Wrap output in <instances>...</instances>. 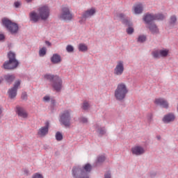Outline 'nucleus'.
<instances>
[{"mask_svg": "<svg viewBox=\"0 0 178 178\" xmlns=\"http://www.w3.org/2000/svg\"><path fill=\"white\" fill-rule=\"evenodd\" d=\"M3 80H5V79H4V76H0V84H1L2 83V82L3 81Z\"/></svg>", "mask_w": 178, "mask_h": 178, "instance_id": "49530a36", "label": "nucleus"}, {"mask_svg": "<svg viewBox=\"0 0 178 178\" xmlns=\"http://www.w3.org/2000/svg\"><path fill=\"white\" fill-rule=\"evenodd\" d=\"M46 80H49L50 83H52L51 86L57 92H59L62 90V79L58 75H54L51 74H46L44 76Z\"/></svg>", "mask_w": 178, "mask_h": 178, "instance_id": "20e7f679", "label": "nucleus"}, {"mask_svg": "<svg viewBox=\"0 0 178 178\" xmlns=\"http://www.w3.org/2000/svg\"><path fill=\"white\" fill-rule=\"evenodd\" d=\"M71 113L72 111L69 109L63 111V113L60 114L59 122L60 124H63V126H65V127H70L72 124L70 123V120H72Z\"/></svg>", "mask_w": 178, "mask_h": 178, "instance_id": "423d86ee", "label": "nucleus"}, {"mask_svg": "<svg viewBox=\"0 0 178 178\" xmlns=\"http://www.w3.org/2000/svg\"><path fill=\"white\" fill-rule=\"evenodd\" d=\"M97 10L95 8H91L82 14L81 19L79 20L80 24H84L86 23V20L88 19V17H91V16H94L95 13H96Z\"/></svg>", "mask_w": 178, "mask_h": 178, "instance_id": "9b49d317", "label": "nucleus"}, {"mask_svg": "<svg viewBox=\"0 0 178 178\" xmlns=\"http://www.w3.org/2000/svg\"><path fill=\"white\" fill-rule=\"evenodd\" d=\"M134 12L136 15H140V13H143V6L138 4L134 8Z\"/></svg>", "mask_w": 178, "mask_h": 178, "instance_id": "393cba45", "label": "nucleus"}, {"mask_svg": "<svg viewBox=\"0 0 178 178\" xmlns=\"http://www.w3.org/2000/svg\"><path fill=\"white\" fill-rule=\"evenodd\" d=\"M58 17L60 20H64V22H70L73 19V15L70 13V8L66 6L62 7L61 13Z\"/></svg>", "mask_w": 178, "mask_h": 178, "instance_id": "0eeeda50", "label": "nucleus"}, {"mask_svg": "<svg viewBox=\"0 0 178 178\" xmlns=\"http://www.w3.org/2000/svg\"><path fill=\"white\" fill-rule=\"evenodd\" d=\"M152 56L154 59H159V58H161L160 51H159L158 50L153 51Z\"/></svg>", "mask_w": 178, "mask_h": 178, "instance_id": "72a5a7b5", "label": "nucleus"}, {"mask_svg": "<svg viewBox=\"0 0 178 178\" xmlns=\"http://www.w3.org/2000/svg\"><path fill=\"white\" fill-rule=\"evenodd\" d=\"M129 94V89L124 83H119L114 92V97L117 101L123 102L126 99V97Z\"/></svg>", "mask_w": 178, "mask_h": 178, "instance_id": "7ed1b4c3", "label": "nucleus"}, {"mask_svg": "<svg viewBox=\"0 0 178 178\" xmlns=\"http://www.w3.org/2000/svg\"><path fill=\"white\" fill-rule=\"evenodd\" d=\"M126 32L129 35H131V34H133V33H134V26H127V29H126Z\"/></svg>", "mask_w": 178, "mask_h": 178, "instance_id": "473e14b6", "label": "nucleus"}, {"mask_svg": "<svg viewBox=\"0 0 178 178\" xmlns=\"http://www.w3.org/2000/svg\"><path fill=\"white\" fill-rule=\"evenodd\" d=\"M152 118H153L152 113H149L147 115L148 122H152Z\"/></svg>", "mask_w": 178, "mask_h": 178, "instance_id": "a19ab883", "label": "nucleus"}, {"mask_svg": "<svg viewBox=\"0 0 178 178\" xmlns=\"http://www.w3.org/2000/svg\"><path fill=\"white\" fill-rule=\"evenodd\" d=\"M154 20H163L165 15L163 14H154Z\"/></svg>", "mask_w": 178, "mask_h": 178, "instance_id": "cd10ccee", "label": "nucleus"}, {"mask_svg": "<svg viewBox=\"0 0 178 178\" xmlns=\"http://www.w3.org/2000/svg\"><path fill=\"white\" fill-rule=\"evenodd\" d=\"M145 41H147V35H140L137 39V42H140V44L145 42Z\"/></svg>", "mask_w": 178, "mask_h": 178, "instance_id": "bb28decb", "label": "nucleus"}, {"mask_svg": "<svg viewBox=\"0 0 178 178\" xmlns=\"http://www.w3.org/2000/svg\"><path fill=\"white\" fill-rule=\"evenodd\" d=\"M56 140L57 141H62L63 140V135L60 131L56 133Z\"/></svg>", "mask_w": 178, "mask_h": 178, "instance_id": "c756f323", "label": "nucleus"}, {"mask_svg": "<svg viewBox=\"0 0 178 178\" xmlns=\"http://www.w3.org/2000/svg\"><path fill=\"white\" fill-rule=\"evenodd\" d=\"M156 176V172H151L150 173V177L154 178Z\"/></svg>", "mask_w": 178, "mask_h": 178, "instance_id": "a18cd8bd", "label": "nucleus"}, {"mask_svg": "<svg viewBox=\"0 0 178 178\" xmlns=\"http://www.w3.org/2000/svg\"><path fill=\"white\" fill-rule=\"evenodd\" d=\"M146 27L147 29H149L152 34H159V29L158 28V26H156V24H151L150 25L146 26Z\"/></svg>", "mask_w": 178, "mask_h": 178, "instance_id": "6ab92c4d", "label": "nucleus"}, {"mask_svg": "<svg viewBox=\"0 0 178 178\" xmlns=\"http://www.w3.org/2000/svg\"><path fill=\"white\" fill-rule=\"evenodd\" d=\"M30 19L33 23H37L41 19V17H40V14L35 13V11L31 12L30 13Z\"/></svg>", "mask_w": 178, "mask_h": 178, "instance_id": "412c9836", "label": "nucleus"}, {"mask_svg": "<svg viewBox=\"0 0 178 178\" xmlns=\"http://www.w3.org/2000/svg\"><path fill=\"white\" fill-rule=\"evenodd\" d=\"M51 63H54V65H56L58 63H60L62 62V58L60 57V55L58 54H54L50 58Z\"/></svg>", "mask_w": 178, "mask_h": 178, "instance_id": "aec40b11", "label": "nucleus"}, {"mask_svg": "<svg viewBox=\"0 0 178 178\" xmlns=\"http://www.w3.org/2000/svg\"><path fill=\"white\" fill-rule=\"evenodd\" d=\"M66 51L69 53L74 52V47H73L71 44H68L66 47Z\"/></svg>", "mask_w": 178, "mask_h": 178, "instance_id": "f704fd0d", "label": "nucleus"}, {"mask_svg": "<svg viewBox=\"0 0 178 178\" xmlns=\"http://www.w3.org/2000/svg\"><path fill=\"white\" fill-rule=\"evenodd\" d=\"M88 108H90V104H88V102H84L83 103L82 109H83V111H87Z\"/></svg>", "mask_w": 178, "mask_h": 178, "instance_id": "e433bc0d", "label": "nucleus"}, {"mask_svg": "<svg viewBox=\"0 0 178 178\" xmlns=\"http://www.w3.org/2000/svg\"><path fill=\"white\" fill-rule=\"evenodd\" d=\"M79 51L80 52H87L88 47L85 44L81 43L79 44Z\"/></svg>", "mask_w": 178, "mask_h": 178, "instance_id": "b1692460", "label": "nucleus"}, {"mask_svg": "<svg viewBox=\"0 0 178 178\" xmlns=\"http://www.w3.org/2000/svg\"><path fill=\"white\" fill-rule=\"evenodd\" d=\"M106 160V157L104 155H99L97 157L95 161V166H98V165H102L104 161Z\"/></svg>", "mask_w": 178, "mask_h": 178, "instance_id": "5701e85b", "label": "nucleus"}, {"mask_svg": "<svg viewBox=\"0 0 178 178\" xmlns=\"http://www.w3.org/2000/svg\"><path fill=\"white\" fill-rule=\"evenodd\" d=\"M177 22V17L176 15H172L170 17L169 24L170 26H175Z\"/></svg>", "mask_w": 178, "mask_h": 178, "instance_id": "a878e982", "label": "nucleus"}, {"mask_svg": "<svg viewBox=\"0 0 178 178\" xmlns=\"http://www.w3.org/2000/svg\"><path fill=\"white\" fill-rule=\"evenodd\" d=\"M51 108H54L56 105V101L54 99H51Z\"/></svg>", "mask_w": 178, "mask_h": 178, "instance_id": "ea45409f", "label": "nucleus"}, {"mask_svg": "<svg viewBox=\"0 0 178 178\" xmlns=\"http://www.w3.org/2000/svg\"><path fill=\"white\" fill-rule=\"evenodd\" d=\"M117 17L120 19L122 24H123L124 27H131V26H134L130 17L123 13L118 14Z\"/></svg>", "mask_w": 178, "mask_h": 178, "instance_id": "1a4fd4ad", "label": "nucleus"}, {"mask_svg": "<svg viewBox=\"0 0 178 178\" xmlns=\"http://www.w3.org/2000/svg\"><path fill=\"white\" fill-rule=\"evenodd\" d=\"M175 119L176 116H175V114H173V113H169L168 114L164 115L162 121L163 123H170V122H175Z\"/></svg>", "mask_w": 178, "mask_h": 178, "instance_id": "f3484780", "label": "nucleus"}, {"mask_svg": "<svg viewBox=\"0 0 178 178\" xmlns=\"http://www.w3.org/2000/svg\"><path fill=\"white\" fill-rule=\"evenodd\" d=\"M2 115V108L0 107V119L1 118V115Z\"/></svg>", "mask_w": 178, "mask_h": 178, "instance_id": "09e8293b", "label": "nucleus"}, {"mask_svg": "<svg viewBox=\"0 0 178 178\" xmlns=\"http://www.w3.org/2000/svg\"><path fill=\"white\" fill-rule=\"evenodd\" d=\"M131 152L134 155H143L145 153V150L141 146H136L131 148Z\"/></svg>", "mask_w": 178, "mask_h": 178, "instance_id": "a211bd4d", "label": "nucleus"}, {"mask_svg": "<svg viewBox=\"0 0 178 178\" xmlns=\"http://www.w3.org/2000/svg\"><path fill=\"white\" fill-rule=\"evenodd\" d=\"M160 56H162L163 58H166L168 55H169V50L164 49V50H160Z\"/></svg>", "mask_w": 178, "mask_h": 178, "instance_id": "7c9ffc66", "label": "nucleus"}, {"mask_svg": "<svg viewBox=\"0 0 178 178\" xmlns=\"http://www.w3.org/2000/svg\"><path fill=\"white\" fill-rule=\"evenodd\" d=\"M156 138H157V140H161V136H157Z\"/></svg>", "mask_w": 178, "mask_h": 178, "instance_id": "8fccbe9b", "label": "nucleus"}, {"mask_svg": "<svg viewBox=\"0 0 178 178\" xmlns=\"http://www.w3.org/2000/svg\"><path fill=\"white\" fill-rule=\"evenodd\" d=\"M22 6V2L17 1L14 2V7L16 8L17 9L20 8Z\"/></svg>", "mask_w": 178, "mask_h": 178, "instance_id": "4c0bfd02", "label": "nucleus"}, {"mask_svg": "<svg viewBox=\"0 0 178 178\" xmlns=\"http://www.w3.org/2000/svg\"><path fill=\"white\" fill-rule=\"evenodd\" d=\"M97 133L99 134V136H104L106 134V130L105 129V127H99L97 129Z\"/></svg>", "mask_w": 178, "mask_h": 178, "instance_id": "2f4dec72", "label": "nucleus"}, {"mask_svg": "<svg viewBox=\"0 0 178 178\" xmlns=\"http://www.w3.org/2000/svg\"><path fill=\"white\" fill-rule=\"evenodd\" d=\"M143 20L146 26H149L150 24L155 23V17H154V14L149 13H147L143 15Z\"/></svg>", "mask_w": 178, "mask_h": 178, "instance_id": "f8f14e48", "label": "nucleus"}, {"mask_svg": "<svg viewBox=\"0 0 178 178\" xmlns=\"http://www.w3.org/2000/svg\"><path fill=\"white\" fill-rule=\"evenodd\" d=\"M154 104L164 108L165 109H168L169 108V103L163 98L155 99Z\"/></svg>", "mask_w": 178, "mask_h": 178, "instance_id": "2eb2a0df", "label": "nucleus"}, {"mask_svg": "<svg viewBox=\"0 0 178 178\" xmlns=\"http://www.w3.org/2000/svg\"><path fill=\"white\" fill-rule=\"evenodd\" d=\"M51 99V97H49V96H44L43 97V101H44L45 102H48V101H49Z\"/></svg>", "mask_w": 178, "mask_h": 178, "instance_id": "79ce46f5", "label": "nucleus"}, {"mask_svg": "<svg viewBox=\"0 0 178 178\" xmlns=\"http://www.w3.org/2000/svg\"><path fill=\"white\" fill-rule=\"evenodd\" d=\"M22 99H24L25 101H27V92H23L22 93V97H21Z\"/></svg>", "mask_w": 178, "mask_h": 178, "instance_id": "58836bf2", "label": "nucleus"}, {"mask_svg": "<svg viewBox=\"0 0 178 178\" xmlns=\"http://www.w3.org/2000/svg\"><path fill=\"white\" fill-rule=\"evenodd\" d=\"M16 112L18 116H19L20 118H27V113L24 112V110L23 109V108L19 106H16Z\"/></svg>", "mask_w": 178, "mask_h": 178, "instance_id": "4be33fe9", "label": "nucleus"}, {"mask_svg": "<svg viewBox=\"0 0 178 178\" xmlns=\"http://www.w3.org/2000/svg\"><path fill=\"white\" fill-rule=\"evenodd\" d=\"M20 84H22V80L17 79L15 81L13 84V87L8 89V94L10 99H13L14 98H16V96L17 95V90H19V87H20Z\"/></svg>", "mask_w": 178, "mask_h": 178, "instance_id": "6e6552de", "label": "nucleus"}, {"mask_svg": "<svg viewBox=\"0 0 178 178\" xmlns=\"http://www.w3.org/2000/svg\"><path fill=\"white\" fill-rule=\"evenodd\" d=\"M49 131V121H47L44 123V126L42 127L38 131V135L40 137H45Z\"/></svg>", "mask_w": 178, "mask_h": 178, "instance_id": "4468645a", "label": "nucleus"}, {"mask_svg": "<svg viewBox=\"0 0 178 178\" xmlns=\"http://www.w3.org/2000/svg\"><path fill=\"white\" fill-rule=\"evenodd\" d=\"M16 80V75L15 74H4V81L10 86Z\"/></svg>", "mask_w": 178, "mask_h": 178, "instance_id": "dca6fc26", "label": "nucleus"}, {"mask_svg": "<svg viewBox=\"0 0 178 178\" xmlns=\"http://www.w3.org/2000/svg\"><path fill=\"white\" fill-rule=\"evenodd\" d=\"M5 40V35L0 33V41H3Z\"/></svg>", "mask_w": 178, "mask_h": 178, "instance_id": "37998d69", "label": "nucleus"}, {"mask_svg": "<svg viewBox=\"0 0 178 178\" xmlns=\"http://www.w3.org/2000/svg\"><path fill=\"white\" fill-rule=\"evenodd\" d=\"M92 170V165L86 163L83 166H74L72 170V175L74 178H90V173Z\"/></svg>", "mask_w": 178, "mask_h": 178, "instance_id": "f257e3e1", "label": "nucleus"}, {"mask_svg": "<svg viewBox=\"0 0 178 178\" xmlns=\"http://www.w3.org/2000/svg\"><path fill=\"white\" fill-rule=\"evenodd\" d=\"M26 2L28 3H30V2H31V1H33V0H26Z\"/></svg>", "mask_w": 178, "mask_h": 178, "instance_id": "3c124183", "label": "nucleus"}, {"mask_svg": "<svg viewBox=\"0 0 178 178\" xmlns=\"http://www.w3.org/2000/svg\"><path fill=\"white\" fill-rule=\"evenodd\" d=\"M46 55H47V48L43 47L39 51V56L42 57V56H45Z\"/></svg>", "mask_w": 178, "mask_h": 178, "instance_id": "c85d7f7f", "label": "nucleus"}, {"mask_svg": "<svg viewBox=\"0 0 178 178\" xmlns=\"http://www.w3.org/2000/svg\"><path fill=\"white\" fill-rule=\"evenodd\" d=\"M1 22L3 26L7 29L10 34H17L19 31V24H17V23L13 22L6 17L3 18Z\"/></svg>", "mask_w": 178, "mask_h": 178, "instance_id": "39448f33", "label": "nucleus"}, {"mask_svg": "<svg viewBox=\"0 0 178 178\" xmlns=\"http://www.w3.org/2000/svg\"><path fill=\"white\" fill-rule=\"evenodd\" d=\"M123 72H124V65L123 64V61L120 60L117 63V65L114 69V74L116 76H122V74H123Z\"/></svg>", "mask_w": 178, "mask_h": 178, "instance_id": "ddd939ff", "label": "nucleus"}, {"mask_svg": "<svg viewBox=\"0 0 178 178\" xmlns=\"http://www.w3.org/2000/svg\"><path fill=\"white\" fill-rule=\"evenodd\" d=\"M8 60H6L3 64V69L5 70H15L19 66V60L16 59V54L10 51L7 54Z\"/></svg>", "mask_w": 178, "mask_h": 178, "instance_id": "f03ea898", "label": "nucleus"}, {"mask_svg": "<svg viewBox=\"0 0 178 178\" xmlns=\"http://www.w3.org/2000/svg\"><path fill=\"white\" fill-rule=\"evenodd\" d=\"M44 43L46 44V45H47V47H51L52 45V43H51V42L48 40H45Z\"/></svg>", "mask_w": 178, "mask_h": 178, "instance_id": "c03bdc74", "label": "nucleus"}, {"mask_svg": "<svg viewBox=\"0 0 178 178\" xmlns=\"http://www.w3.org/2000/svg\"><path fill=\"white\" fill-rule=\"evenodd\" d=\"M24 174L26 175V176H29V170H24Z\"/></svg>", "mask_w": 178, "mask_h": 178, "instance_id": "de8ad7c7", "label": "nucleus"}, {"mask_svg": "<svg viewBox=\"0 0 178 178\" xmlns=\"http://www.w3.org/2000/svg\"><path fill=\"white\" fill-rule=\"evenodd\" d=\"M79 123H88V120L86 117H81L78 119Z\"/></svg>", "mask_w": 178, "mask_h": 178, "instance_id": "c9c22d12", "label": "nucleus"}, {"mask_svg": "<svg viewBox=\"0 0 178 178\" xmlns=\"http://www.w3.org/2000/svg\"><path fill=\"white\" fill-rule=\"evenodd\" d=\"M41 20H47L49 17L50 10L47 6H42L38 10Z\"/></svg>", "mask_w": 178, "mask_h": 178, "instance_id": "9d476101", "label": "nucleus"}]
</instances>
